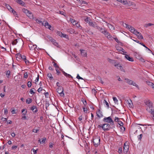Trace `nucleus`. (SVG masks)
<instances>
[{"label":"nucleus","mask_w":154,"mask_h":154,"mask_svg":"<svg viewBox=\"0 0 154 154\" xmlns=\"http://www.w3.org/2000/svg\"><path fill=\"white\" fill-rule=\"evenodd\" d=\"M97 29L103 34L109 40H112L113 37L110 35V34L104 29L98 26Z\"/></svg>","instance_id":"nucleus-1"},{"label":"nucleus","mask_w":154,"mask_h":154,"mask_svg":"<svg viewBox=\"0 0 154 154\" xmlns=\"http://www.w3.org/2000/svg\"><path fill=\"white\" fill-rule=\"evenodd\" d=\"M110 125L108 124H104L102 125H99L97 128H102L104 131H107L110 128Z\"/></svg>","instance_id":"nucleus-2"},{"label":"nucleus","mask_w":154,"mask_h":154,"mask_svg":"<svg viewBox=\"0 0 154 154\" xmlns=\"http://www.w3.org/2000/svg\"><path fill=\"white\" fill-rule=\"evenodd\" d=\"M103 121L105 122L109 123V125H110L112 126L114 125V121L112 119L110 116L104 118Z\"/></svg>","instance_id":"nucleus-3"},{"label":"nucleus","mask_w":154,"mask_h":154,"mask_svg":"<svg viewBox=\"0 0 154 154\" xmlns=\"http://www.w3.org/2000/svg\"><path fill=\"white\" fill-rule=\"evenodd\" d=\"M58 93L61 97H64V94L63 93V89L62 86H59L56 89Z\"/></svg>","instance_id":"nucleus-4"},{"label":"nucleus","mask_w":154,"mask_h":154,"mask_svg":"<svg viewBox=\"0 0 154 154\" xmlns=\"http://www.w3.org/2000/svg\"><path fill=\"white\" fill-rule=\"evenodd\" d=\"M125 82L128 83V84L130 85H132L135 87H136L137 88H138L139 86H138L136 84V83L134 82L133 81L130 80V79H127L125 78Z\"/></svg>","instance_id":"nucleus-5"},{"label":"nucleus","mask_w":154,"mask_h":154,"mask_svg":"<svg viewBox=\"0 0 154 154\" xmlns=\"http://www.w3.org/2000/svg\"><path fill=\"white\" fill-rule=\"evenodd\" d=\"M100 140L99 137H96L94 139L93 143L95 146H97L100 144Z\"/></svg>","instance_id":"nucleus-6"},{"label":"nucleus","mask_w":154,"mask_h":154,"mask_svg":"<svg viewBox=\"0 0 154 154\" xmlns=\"http://www.w3.org/2000/svg\"><path fill=\"white\" fill-rule=\"evenodd\" d=\"M129 148V146L128 145L127 142H125L124 144L123 147V151L125 153H127L128 151Z\"/></svg>","instance_id":"nucleus-7"},{"label":"nucleus","mask_w":154,"mask_h":154,"mask_svg":"<svg viewBox=\"0 0 154 154\" xmlns=\"http://www.w3.org/2000/svg\"><path fill=\"white\" fill-rule=\"evenodd\" d=\"M89 25L90 26H91L96 29L98 26L96 22H92L91 21L89 22Z\"/></svg>","instance_id":"nucleus-8"},{"label":"nucleus","mask_w":154,"mask_h":154,"mask_svg":"<svg viewBox=\"0 0 154 154\" xmlns=\"http://www.w3.org/2000/svg\"><path fill=\"white\" fill-rule=\"evenodd\" d=\"M146 110L148 112L151 113V114L154 113V108L152 106L149 107H147L146 108Z\"/></svg>","instance_id":"nucleus-9"},{"label":"nucleus","mask_w":154,"mask_h":154,"mask_svg":"<svg viewBox=\"0 0 154 154\" xmlns=\"http://www.w3.org/2000/svg\"><path fill=\"white\" fill-rule=\"evenodd\" d=\"M114 66L117 67V69H120L121 71L123 72H125V70L123 69L122 67L119 64H115Z\"/></svg>","instance_id":"nucleus-10"},{"label":"nucleus","mask_w":154,"mask_h":154,"mask_svg":"<svg viewBox=\"0 0 154 154\" xmlns=\"http://www.w3.org/2000/svg\"><path fill=\"white\" fill-rule=\"evenodd\" d=\"M29 46L30 50H33L36 48L37 46L35 45H33L32 44H29Z\"/></svg>","instance_id":"nucleus-11"},{"label":"nucleus","mask_w":154,"mask_h":154,"mask_svg":"<svg viewBox=\"0 0 154 154\" xmlns=\"http://www.w3.org/2000/svg\"><path fill=\"white\" fill-rule=\"evenodd\" d=\"M96 113L97 116L100 118L103 116L102 112L100 109Z\"/></svg>","instance_id":"nucleus-12"},{"label":"nucleus","mask_w":154,"mask_h":154,"mask_svg":"<svg viewBox=\"0 0 154 154\" xmlns=\"http://www.w3.org/2000/svg\"><path fill=\"white\" fill-rule=\"evenodd\" d=\"M42 24L43 25H44L46 28H48L50 29V28L51 27V26L49 24L48 22H45V23L43 22L42 23Z\"/></svg>","instance_id":"nucleus-13"},{"label":"nucleus","mask_w":154,"mask_h":154,"mask_svg":"<svg viewBox=\"0 0 154 154\" xmlns=\"http://www.w3.org/2000/svg\"><path fill=\"white\" fill-rule=\"evenodd\" d=\"M125 57L127 59L130 61H134L133 58L132 57H130L128 55L125 54Z\"/></svg>","instance_id":"nucleus-14"},{"label":"nucleus","mask_w":154,"mask_h":154,"mask_svg":"<svg viewBox=\"0 0 154 154\" xmlns=\"http://www.w3.org/2000/svg\"><path fill=\"white\" fill-rule=\"evenodd\" d=\"M69 21L73 25H75L76 24V23L77 22L75 19L72 18H70Z\"/></svg>","instance_id":"nucleus-15"},{"label":"nucleus","mask_w":154,"mask_h":154,"mask_svg":"<svg viewBox=\"0 0 154 154\" xmlns=\"http://www.w3.org/2000/svg\"><path fill=\"white\" fill-rule=\"evenodd\" d=\"M31 109L32 110V111L35 113H36L37 111V109L36 108V106H33L32 107H31Z\"/></svg>","instance_id":"nucleus-16"},{"label":"nucleus","mask_w":154,"mask_h":154,"mask_svg":"<svg viewBox=\"0 0 154 154\" xmlns=\"http://www.w3.org/2000/svg\"><path fill=\"white\" fill-rule=\"evenodd\" d=\"M81 53V55L83 56H87V53L86 52L85 50H80Z\"/></svg>","instance_id":"nucleus-17"},{"label":"nucleus","mask_w":154,"mask_h":154,"mask_svg":"<svg viewBox=\"0 0 154 154\" xmlns=\"http://www.w3.org/2000/svg\"><path fill=\"white\" fill-rule=\"evenodd\" d=\"M147 106V107H149L152 106V104L151 102L149 100L145 102Z\"/></svg>","instance_id":"nucleus-18"},{"label":"nucleus","mask_w":154,"mask_h":154,"mask_svg":"<svg viewBox=\"0 0 154 154\" xmlns=\"http://www.w3.org/2000/svg\"><path fill=\"white\" fill-rule=\"evenodd\" d=\"M16 2L22 6H24L25 3L21 0H15Z\"/></svg>","instance_id":"nucleus-19"},{"label":"nucleus","mask_w":154,"mask_h":154,"mask_svg":"<svg viewBox=\"0 0 154 154\" xmlns=\"http://www.w3.org/2000/svg\"><path fill=\"white\" fill-rule=\"evenodd\" d=\"M139 39H143V37L141 34L139 32L137 33V34L136 35Z\"/></svg>","instance_id":"nucleus-20"},{"label":"nucleus","mask_w":154,"mask_h":154,"mask_svg":"<svg viewBox=\"0 0 154 154\" xmlns=\"http://www.w3.org/2000/svg\"><path fill=\"white\" fill-rule=\"evenodd\" d=\"M27 16H28L30 19H32L33 18V16L32 14L29 11V12L27 14Z\"/></svg>","instance_id":"nucleus-21"},{"label":"nucleus","mask_w":154,"mask_h":154,"mask_svg":"<svg viewBox=\"0 0 154 154\" xmlns=\"http://www.w3.org/2000/svg\"><path fill=\"white\" fill-rule=\"evenodd\" d=\"M154 24L152 23H145L144 25L145 27L147 28V27L151 26L154 25Z\"/></svg>","instance_id":"nucleus-22"},{"label":"nucleus","mask_w":154,"mask_h":154,"mask_svg":"<svg viewBox=\"0 0 154 154\" xmlns=\"http://www.w3.org/2000/svg\"><path fill=\"white\" fill-rule=\"evenodd\" d=\"M62 72L63 74L65 76L68 77L69 78L71 77L72 78V77L70 75L66 73L64 71H63Z\"/></svg>","instance_id":"nucleus-23"},{"label":"nucleus","mask_w":154,"mask_h":154,"mask_svg":"<svg viewBox=\"0 0 154 154\" xmlns=\"http://www.w3.org/2000/svg\"><path fill=\"white\" fill-rule=\"evenodd\" d=\"M128 29L132 33L133 32H134V30L135 29L133 27H132L131 26H129V28Z\"/></svg>","instance_id":"nucleus-24"},{"label":"nucleus","mask_w":154,"mask_h":154,"mask_svg":"<svg viewBox=\"0 0 154 154\" xmlns=\"http://www.w3.org/2000/svg\"><path fill=\"white\" fill-rule=\"evenodd\" d=\"M32 101V100L31 98H29L26 100V102L28 104L31 103Z\"/></svg>","instance_id":"nucleus-25"},{"label":"nucleus","mask_w":154,"mask_h":154,"mask_svg":"<svg viewBox=\"0 0 154 154\" xmlns=\"http://www.w3.org/2000/svg\"><path fill=\"white\" fill-rule=\"evenodd\" d=\"M107 26L109 27V29H114V27H113L112 26V25H111V24H109V23H108L107 24Z\"/></svg>","instance_id":"nucleus-26"},{"label":"nucleus","mask_w":154,"mask_h":154,"mask_svg":"<svg viewBox=\"0 0 154 154\" xmlns=\"http://www.w3.org/2000/svg\"><path fill=\"white\" fill-rule=\"evenodd\" d=\"M23 11L27 14L29 12V11L25 8L22 9Z\"/></svg>","instance_id":"nucleus-27"},{"label":"nucleus","mask_w":154,"mask_h":154,"mask_svg":"<svg viewBox=\"0 0 154 154\" xmlns=\"http://www.w3.org/2000/svg\"><path fill=\"white\" fill-rule=\"evenodd\" d=\"M46 139V138L44 137L42 139V141H41L40 140H38V141L40 142V143H44Z\"/></svg>","instance_id":"nucleus-28"},{"label":"nucleus","mask_w":154,"mask_h":154,"mask_svg":"<svg viewBox=\"0 0 154 154\" xmlns=\"http://www.w3.org/2000/svg\"><path fill=\"white\" fill-rule=\"evenodd\" d=\"M75 25H76V26L77 27L79 28V29H82V27L80 26L79 23H78V22H77L76 23V24Z\"/></svg>","instance_id":"nucleus-29"},{"label":"nucleus","mask_w":154,"mask_h":154,"mask_svg":"<svg viewBox=\"0 0 154 154\" xmlns=\"http://www.w3.org/2000/svg\"><path fill=\"white\" fill-rule=\"evenodd\" d=\"M47 76L51 80L53 78L51 74L50 73H48Z\"/></svg>","instance_id":"nucleus-30"},{"label":"nucleus","mask_w":154,"mask_h":154,"mask_svg":"<svg viewBox=\"0 0 154 154\" xmlns=\"http://www.w3.org/2000/svg\"><path fill=\"white\" fill-rule=\"evenodd\" d=\"M8 9L11 12V11L13 9L11 7L8 5H6Z\"/></svg>","instance_id":"nucleus-31"},{"label":"nucleus","mask_w":154,"mask_h":154,"mask_svg":"<svg viewBox=\"0 0 154 154\" xmlns=\"http://www.w3.org/2000/svg\"><path fill=\"white\" fill-rule=\"evenodd\" d=\"M85 21L87 23H89V21H91V20L90 19H89L88 17H87L85 20Z\"/></svg>","instance_id":"nucleus-32"},{"label":"nucleus","mask_w":154,"mask_h":154,"mask_svg":"<svg viewBox=\"0 0 154 154\" xmlns=\"http://www.w3.org/2000/svg\"><path fill=\"white\" fill-rule=\"evenodd\" d=\"M11 72L10 70H8L7 71L6 75L8 78H9V76L10 75Z\"/></svg>","instance_id":"nucleus-33"},{"label":"nucleus","mask_w":154,"mask_h":154,"mask_svg":"<svg viewBox=\"0 0 154 154\" xmlns=\"http://www.w3.org/2000/svg\"><path fill=\"white\" fill-rule=\"evenodd\" d=\"M92 92L93 94H94V95H95L97 92V91L95 89H93L92 90Z\"/></svg>","instance_id":"nucleus-34"},{"label":"nucleus","mask_w":154,"mask_h":154,"mask_svg":"<svg viewBox=\"0 0 154 154\" xmlns=\"http://www.w3.org/2000/svg\"><path fill=\"white\" fill-rule=\"evenodd\" d=\"M119 118L118 117H115L114 121L115 122H118L119 121Z\"/></svg>","instance_id":"nucleus-35"},{"label":"nucleus","mask_w":154,"mask_h":154,"mask_svg":"<svg viewBox=\"0 0 154 154\" xmlns=\"http://www.w3.org/2000/svg\"><path fill=\"white\" fill-rule=\"evenodd\" d=\"M140 44L142 45H143V47H145L149 51H150L151 52H152V51L150 50V49L148 48L147 47H146L144 44L141 43H140Z\"/></svg>","instance_id":"nucleus-36"},{"label":"nucleus","mask_w":154,"mask_h":154,"mask_svg":"<svg viewBox=\"0 0 154 154\" xmlns=\"http://www.w3.org/2000/svg\"><path fill=\"white\" fill-rule=\"evenodd\" d=\"M17 39H16L12 42V44L13 45H15L16 44L17 42Z\"/></svg>","instance_id":"nucleus-37"},{"label":"nucleus","mask_w":154,"mask_h":154,"mask_svg":"<svg viewBox=\"0 0 154 154\" xmlns=\"http://www.w3.org/2000/svg\"><path fill=\"white\" fill-rule=\"evenodd\" d=\"M25 110V109H23L22 110V112L23 115H25L26 114L27 111H26V112H24Z\"/></svg>","instance_id":"nucleus-38"},{"label":"nucleus","mask_w":154,"mask_h":154,"mask_svg":"<svg viewBox=\"0 0 154 154\" xmlns=\"http://www.w3.org/2000/svg\"><path fill=\"white\" fill-rule=\"evenodd\" d=\"M103 103H105L106 106H107V107L109 108V105L108 103L107 102V101H106V100H104L103 101Z\"/></svg>","instance_id":"nucleus-39"},{"label":"nucleus","mask_w":154,"mask_h":154,"mask_svg":"<svg viewBox=\"0 0 154 154\" xmlns=\"http://www.w3.org/2000/svg\"><path fill=\"white\" fill-rule=\"evenodd\" d=\"M113 99L115 103H117L118 102V100L117 99V98L116 97H113Z\"/></svg>","instance_id":"nucleus-40"},{"label":"nucleus","mask_w":154,"mask_h":154,"mask_svg":"<svg viewBox=\"0 0 154 154\" xmlns=\"http://www.w3.org/2000/svg\"><path fill=\"white\" fill-rule=\"evenodd\" d=\"M123 26L124 27H125L126 28H128V29L129 26H130L128 25L127 24L125 23L123 24Z\"/></svg>","instance_id":"nucleus-41"},{"label":"nucleus","mask_w":154,"mask_h":154,"mask_svg":"<svg viewBox=\"0 0 154 154\" xmlns=\"http://www.w3.org/2000/svg\"><path fill=\"white\" fill-rule=\"evenodd\" d=\"M121 3H123L125 5H126L127 4H128L127 1V0H122L121 2Z\"/></svg>","instance_id":"nucleus-42"},{"label":"nucleus","mask_w":154,"mask_h":154,"mask_svg":"<svg viewBox=\"0 0 154 154\" xmlns=\"http://www.w3.org/2000/svg\"><path fill=\"white\" fill-rule=\"evenodd\" d=\"M16 56L17 58L20 59V58L21 56V55L19 53L16 54Z\"/></svg>","instance_id":"nucleus-43"},{"label":"nucleus","mask_w":154,"mask_h":154,"mask_svg":"<svg viewBox=\"0 0 154 154\" xmlns=\"http://www.w3.org/2000/svg\"><path fill=\"white\" fill-rule=\"evenodd\" d=\"M45 91V90L43 89L42 88V87H40L38 89V91L39 92H40L41 91Z\"/></svg>","instance_id":"nucleus-44"},{"label":"nucleus","mask_w":154,"mask_h":154,"mask_svg":"<svg viewBox=\"0 0 154 154\" xmlns=\"http://www.w3.org/2000/svg\"><path fill=\"white\" fill-rule=\"evenodd\" d=\"M32 83L31 82L29 81L27 83V86L28 87L30 88L31 87Z\"/></svg>","instance_id":"nucleus-45"},{"label":"nucleus","mask_w":154,"mask_h":154,"mask_svg":"<svg viewBox=\"0 0 154 154\" xmlns=\"http://www.w3.org/2000/svg\"><path fill=\"white\" fill-rule=\"evenodd\" d=\"M116 49L119 51H120L121 50H122V48L120 47H116Z\"/></svg>","instance_id":"nucleus-46"},{"label":"nucleus","mask_w":154,"mask_h":154,"mask_svg":"<svg viewBox=\"0 0 154 154\" xmlns=\"http://www.w3.org/2000/svg\"><path fill=\"white\" fill-rule=\"evenodd\" d=\"M61 37H63L66 38H68V35H67L66 34H64L63 33Z\"/></svg>","instance_id":"nucleus-47"},{"label":"nucleus","mask_w":154,"mask_h":154,"mask_svg":"<svg viewBox=\"0 0 154 154\" xmlns=\"http://www.w3.org/2000/svg\"><path fill=\"white\" fill-rule=\"evenodd\" d=\"M57 34L60 36L61 37L63 33H62V32H60V31H58L57 32Z\"/></svg>","instance_id":"nucleus-48"},{"label":"nucleus","mask_w":154,"mask_h":154,"mask_svg":"<svg viewBox=\"0 0 154 154\" xmlns=\"http://www.w3.org/2000/svg\"><path fill=\"white\" fill-rule=\"evenodd\" d=\"M118 123L120 126H122L123 125V122L120 121H119Z\"/></svg>","instance_id":"nucleus-49"},{"label":"nucleus","mask_w":154,"mask_h":154,"mask_svg":"<svg viewBox=\"0 0 154 154\" xmlns=\"http://www.w3.org/2000/svg\"><path fill=\"white\" fill-rule=\"evenodd\" d=\"M11 12L13 13V14L14 15H17V12L15 11H14L13 9H12V10L11 11Z\"/></svg>","instance_id":"nucleus-50"},{"label":"nucleus","mask_w":154,"mask_h":154,"mask_svg":"<svg viewBox=\"0 0 154 154\" xmlns=\"http://www.w3.org/2000/svg\"><path fill=\"white\" fill-rule=\"evenodd\" d=\"M20 58H21L23 60H26V57L24 55H21V56Z\"/></svg>","instance_id":"nucleus-51"},{"label":"nucleus","mask_w":154,"mask_h":154,"mask_svg":"<svg viewBox=\"0 0 154 154\" xmlns=\"http://www.w3.org/2000/svg\"><path fill=\"white\" fill-rule=\"evenodd\" d=\"M142 137V134H140L138 136V139L139 140H140V141L141 140V139Z\"/></svg>","instance_id":"nucleus-52"},{"label":"nucleus","mask_w":154,"mask_h":154,"mask_svg":"<svg viewBox=\"0 0 154 154\" xmlns=\"http://www.w3.org/2000/svg\"><path fill=\"white\" fill-rule=\"evenodd\" d=\"M114 39L115 41L118 43H119L120 42V41L117 38H113V39L112 40H113V39Z\"/></svg>","instance_id":"nucleus-53"},{"label":"nucleus","mask_w":154,"mask_h":154,"mask_svg":"<svg viewBox=\"0 0 154 154\" xmlns=\"http://www.w3.org/2000/svg\"><path fill=\"white\" fill-rule=\"evenodd\" d=\"M147 83L148 85L150 87H151L153 84V83L150 82H147Z\"/></svg>","instance_id":"nucleus-54"},{"label":"nucleus","mask_w":154,"mask_h":154,"mask_svg":"<svg viewBox=\"0 0 154 154\" xmlns=\"http://www.w3.org/2000/svg\"><path fill=\"white\" fill-rule=\"evenodd\" d=\"M28 74L27 72H25L24 75V78H26L28 77Z\"/></svg>","instance_id":"nucleus-55"},{"label":"nucleus","mask_w":154,"mask_h":154,"mask_svg":"<svg viewBox=\"0 0 154 154\" xmlns=\"http://www.w3.org/2000/svg\"><path fill=\"white\" fill-rule=\"evenodd\" d=\"M24 62H25V63L26 65H28L29 63V61L27 60L26 58V60H24Z\"/></svg>","instance_id":"nucleus-56"},{"label":"nucleus","mask_w":154,"mask_h":154,"mask_svg":"<svg viewBox=\"0 0 154 154\" xmlns=\"http://www.w3.org/2000/svg\"><path fill=\"white\" fill-rule=\"evenodd\" d=\"M39 130L38 129H33L32 130V131L34 133H37L38 131Z\"/></svg>","instance_id":"nucleus-57"},{"label":"nucleus","mask_w":154,"mask_h":154,"mask_svg":"<svg viewBox=\"0 0 154 154\" xmlns=\"http://www.w3.org/2000/svg\"><path fill=\"white\" fill-rule=\"evenodd\" d=\"M118 152L120 154L122 153V148L121 147L119 148L118 149Z\"/></svg>","instance_id":"nucleus-58"},{"label":"nucleus","mask_w":154,"mask_h":154,"mask_svg":"<svg viewBox=\"0 0 154 154\" xmlns=\"http://www.w3.org/2000/svg\"><path fill=\"white\" fill-rule=\"evenodd\" d=\"M76 78L78 79H83L81 77H80L79 75V74H78L77 75V76L76 77Z\"/></svg>","instance_id":"nucleus-59"},{"label":"nucleus","mask_w":154,"mask_h":154,"mask_svg":"<svg viewBox=\"0 0 154 154\" xmlns=\"http://www.w3.org/2000/svg\"><path fill=\"white\" fill-rule=\"evenodd\" d=\"M108 61L109 62L111 63H113V62L114 61V60H112L111 59H110L109 58L108 59Z\"/></svg>","instance_id":"nucleus-60"},{"label":"nucleus","mask_w":154,"mask_h":154,"mask_svg":"<svg viewBox=\"0 0 154 154\" xmlns=\"http://www.w3.org/2000/svg\"><path fill=\"white\" fill-rule=\"evenodd\" d=\"M137 32H138L135 29L134 30V32H132L133 33H134V34H135L136 35L137 34Z\"/></svg>","instance_id":"nucleus-61"},{"label":"nucleus","mask_w":154,"mask_h":154,"mask_svg":"<svg viewBox=\"0 0 154 154\" xmlns=\"http://www.w3.org/2000/svg\"><path fill=\"white\" fill-rule=\"evenodd\" d=\"M53 144L52 143L50 142L49 143V147L52 148L53 147Z\"/></svg>","instance_id":"nucleus-62"},{"label":"nucleus","mask_w":154,"mask_h":154,"mask_svg":"<svg viewBox=\"0 0 154 154\" xmlns=\"http://www.w3.org/2000/svg\"><path fill=\"white\" fill-rule=\"evenodd\" d=\"M56 71L57 73V75H59L60 73V72L59 71V70L58 69H56Z\"/></svg>","instance_id":"nucleus-63"},{"label":"nucleus","mask_w":154,"mask_h":154,"mask_svg":"<svg viewBox=\"0 0 154 154\" xmlns=\"http://www.w3.org/2000/svg\"><path fill=\"white\" fill-rule=\"evenodd\" d=\"M30 92V93L31 94H34L35 93L33 92V90H32V89H31L29 91Z\"/></svg>","instance_id":"nucleus-64"}]
</instances>
